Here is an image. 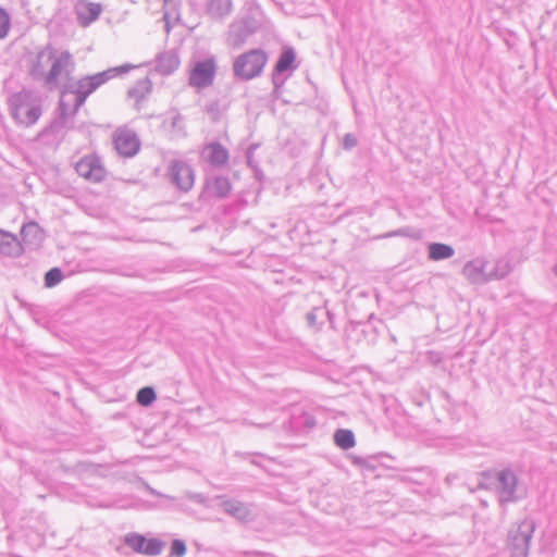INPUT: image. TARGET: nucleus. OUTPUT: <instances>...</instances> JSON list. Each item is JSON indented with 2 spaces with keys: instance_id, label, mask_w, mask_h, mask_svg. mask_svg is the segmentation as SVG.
Masks as SVG:
<instances>
[{
  "instance_id": "17",
  "label": "nucleus",
  "mask_w": 557,
  "mask_h": 557,
  "mask_svg": "<svg viewBox=\"0 0 557 557\" xmlns=\"http://www.w3.org/2000/svg\"><path fill=\"white\" fill-rule=\"evenodd\" d=\"M207 160L213 166H222L228 161V151L219 143L209 144L203 151Z\"/></svg>"
},
{
  "instance_id": "16",
  "label": "nucleus",
  "mask_w": 557,
  "mask_h": 557,
  "mask_svg": "<svg viewBox=\"0 0 557 557\" xmlns=\"http://www.w3.org/2000/svg\"><path fill=\"white\" fill-rule=\"evenodd\" d=\"M23 252V246L12 233L0 230V253L5 257H18Z\"/></svg>"
},
{
  "instance_id": "21",
  "label": "nucleus",
  "mask_w": 557,
  "mask_h": 557,
  "mask_svg": "<svg viewBox=\"0 0 557 557\" xmlns=\"http://www.w3.org/2000/svg\"><path fill=\"white\" fill-rule=\"evenodd\" d=\"M151 90V82L149 78L145 77L135 83V85L128 89V97L134 99L136 102L141 101L146 95H148Z\"/></svg>"
},
{
  "instance_id": "9",
  "label": "nucleus",
  "mask_w": 557,
  "mask_h": 557,
  "mask_svg": "<svg viewBox=\"0 0 557 557\" xmlns=\"http://www.w3.org/2000/svg\"><path fill=\"white\" fill-rule=\"evenodd\" d=\"M77 174L90 182H101L106 176V170L97 156H86L75 165Z\"/></svg>"
},
{
  "instance_id": "26",
  "label": "nucleus",
  "mask_w": 557,
  "mask_h": 557,
  "mask_svg": "<svg viewBox=\"0 0 557 557\" xmlns=\"http://www.w3.org/2000/svg\"><path fill=\"white\" fill-rule=\"evenodd\" d=\"M396 236L408 237V238L418 240L421 238L422 235H421V231L410 227V226H405V227H400L398 230L391 231V232L382 235V238H391V237H396Z\"/></svg>"
},
{
  "instance_id": "7",
  "label": "nucleus",
  "mask_w": 557,
  "mask_h": 557,
  "mask_svg": "<svg viewBox=\"0 0 557 557\" xmlns=\"http://www.w3.org/2000/svg\"><path fill=\"white\" fill-rule=\"evenodd\" d=\"M495 488L498 500L502 506L509 503H515L519 499L518 492V478L510 469H502L496 472Z\"/></svg>"
},
{
  "instance_id": "24",
  "label": "nucleus",
  "mask_w": 557,
  "mask_h": 557,
  "mask_svg": "<svg viewBox=\"0 0 557 557\" xmlns=\"http://www.w3.org/2000/svg\"><path fill=\"white\" fill-rule=\"evenodd\" d=\"M511 271L510 264L505 259H498L495 262H490L491 280H500L507 276Z\"/></svg>"
},
{
  "instance_id": "2",
  "label": "nucleus",
  "mask_w": 557,
  "mask_h": 557,
  "mask_svg": "<svg viewBox=\"0 0 557 557\" xmlns=\"http://www.w3.org/2000/svg\"><path fill=\"white\" fill-rule=\"evenodd\" d=\"M133 67L131 64H122L92 75L83 76L75 83L64 84L59 101L60 119L63 124L69 117L75 116L87 98L99 87L116 76L128 73Z\"/></svg>"
},
{
  "instance_id": "38",
  "label": "nucleus",
  "mask_w": 557,
  "mask_h": 557,
  "mask_svg": "<svg viewBox=\"0 0 557 557\" xmlns=\"http://www.w3.org/2000/svg\"><path fill=\"white\" fill-rule=\"evenodd\" d=\"M170 0H164V2H169Z\"/></svg>"
},
{
  "instance_id": "36",
  "label": "nucleus",
  "mask_w": 557,
  "mask_h": 557,
  "mask_svg": "<svg viewBox=\"0 0 557 557\" xmlns=\"http://www.w3.org/2000/svg\"><path fill=\"white\" fill-rule=\"evenodd\" d=\"M188 497L197 503L203 502V496L201 494H189Z\"/></svg>"
},
{
  "instance_id": "28",
  "label": "nucleus",
  "mask_w": 557,
  "mask_h": 557,
  "mask_svg": "<svg viewBox=\"0 0 557 557\" xmlns=\"http://www.w3.org/2000/svg\"><path fill=\"white\" fill-rule=\"evenodd\" d=\"M156 399V392L152 387L146 386L137 392L136 400L141 406H150Z\"/></svg>"
},
{
  "instance_id": "37",
  "label": "nucleus",
  "mask_w": 557,
  "mask_h": 557,
  "mask_svg": "<svg viewBox=\"0 0 557 557\" xmlns=\"http://www.w3.org/2000/svg\"><path fill=\"white\" fill-rule=\"evenodd\" d=\"M555 272H556V274H557V265H555Z\"/></svg>"
},
{
  "instance_id": "27",
  "label": "nucleus",
  "mask_w": 557,
  "mask_h": 557,
  "mask_svg": "<svg viewBox=\"0 0 557 557\" xmlns=\"http://www.w3.org/2000/svg\"><path fill=\"white\" fill-rule=\"evenodd\" d=\"M164 543L159 539H149L145 537L143 554L148 556H158L161 554Z\"/></svg>"
},
{
  "instance_id": "35",
  "label": "nucleus",
  "mask_w": 557,
  "mask_h": 557,
  "mask_svg": "<svg viewBox=\"0 0 557 557\" xmlns=\"http://www.w3.org/2000/svg\"><path fill=\"white\" fill-rule=\"evenodd\" d=\"M183 124V117L181 116V114H175L173 117H172V127L173 128H176V127H181V125Z\"/></svg>"
},
{
  "instance_id": "8",
  "label": "nucleus",
  "mask_w": 557,
  "mask_h": 557,
  "mask_svg": "<svg viewBox=\"0 0 557 557\" xmlns=\"http://www.w3.org/2000/svg\"><path fill=\"white\" fill-rule=\"evenodd\" d=\"M168 176L171 183L182 191H188L194 186V171L182 160L171 161L168 170Z\"/></svg>"
},
{
  "instance_id": "20",
  "label": "nucleus",
  "mask_w": 557,
  "mask_h": 557,
  "mask_svg": "<svg viewBox=\"0 0 557 557\" xmlns=\"http://www.w3.org/2000/svg\"><path fill=\"white\" fill-rule=\"evenodd\" d=\"M455 255V249L447 244L431 243L429 245V259L432 261H441L449 259Z\"/></svg>"
},
{
  "instance_id": "31",
  "label": "nucleus",
  "mask_w": 557,
  "mask_h": 557,
  "mask_svg": "<svg viewBox=\"0 0 557 557\" xmlns=\"http://www.w3.org/2000/svg\"><path fill=\"white\" fill-rule=\"evenodd\" d=\"M62 278V271L59 268H52L45 274V285L47 287H53L58 285Z\"/></svg>"
},
{
  "instance_id": "18",
  "label": "nucleus",
  "mask_w": 557,
  "mask_h": 557,
  "mask_svg": "<svg viewBox=\"0 0 557 557\" xmlns=\"http://www.w3.org/2000/svg\"><path fill=\"white\" fill-rule=\"evenodd\" d=\"M232 0H207L206 12L212 18H223L231 14Z\"/></svg>"
},
{
  "instance_id": "23",
  "label": "nucleus",
  "mask_w": 557,
  "mask_h": 557,
  "mask_svg": "<svg viewBox=\"0 0 557 557\" xmlns=\"http://www.w3.org/2000/svg\"><path fill=\"white\" fill-rule=\"evenodd\" d=\"M222 507L226 513L239 520H244L248 516L247 507L238 500H226L222 504Z\"/></svg>"
},
{
  "instance_id": "32",
  "label": "nucleus",
  "mask_w": 557,
  "mask_h": 557,
  "mask_svg": "<svg viewBox=\"0 0 557 557\" xmlns=\"http://www.w3.org/2000/svg\"><path fill=\"white\" fill-rule=\"evenodd\" d=\"M324 313L322 308H314L310 312L307 313V322L310 326L319 329L321 323L318 322V319ZM325 314L331 319V313L329 311Z\"/></svg>"
},
{
  "instance_id": "22",
  "label": "nucleus",
  "mask_w": 557,
  "mask_h": 557,
  "mask_svg": "<svg viewBox=\"0 0 557 557\" xmlns=\"http://www.w3.org/2000/svg\"><path fill=\"white\" fill-rule=\"evenodd\" d=\"M334 442L342 449H350L355 446V435L352 431L347 429H338L334 433Z\"/></svg>"
},
{
  "instance_id": "34",
  "label": "nucleus",
  "mask_w": 557,
  "mask_h": 557,
  "mask_svg": "<svg viewBox=\"0 0 557 557\" xmlns=\"http://www.w3.org/2000/svg\"><path fill=\"white\" fill-rule=\"evenodd\" d=\"M357 138L352 134H346L344 137L343 146L345 149H351L357 146Z\"/></svg>"
},
{
  "instance_id": "3",
  "label": "nucleus",
  "mask_w": 557,
  "mask_h": 557,
  "mask_svg": "<svg viewBox=\"0 0 557 557\" xmlns=\"http://www.w3.org/2000/svg\"><path fill=\"white\" fill-rule=\"evenodd\" d=\"M10 112L21 125H34L41 115V106L37 96L27 89L13 94L9 99Z\"/></svg>"
},
{
  "instance_id": "1",
  "label": "nucleus",
  "mask_w": 557,
  "mask_h": 557,
  "mask_svg": "<svg viewBox=\"0 0 557 557\" xmlns=\"http://www.w3.org/2000/svg\"><path fill=\"white\" fill-rule=\"evenodd\" d=\"M26 64L28 76L48 90H61L76 70L70 50L51 44L28 53Z\"/></svg>"
},
{
  "instance_id": "4",
  "label": "nucleus",
  "mask_w": 557,
  "mask_h": 557,
  "mask_svg": "<svg viewBox=\"0 0 557 557\" xmlns=\"http://www.w3.org/2000/svg\"><path fill=\"white\" fill-rule=\"evenodd\" d=\"M268 61V55L262 49H251L238 55L233 64L235 76L249 81L259 76Z\"/></svg>"
},
{
  "instance_id": "25",
  "label": "nucleus",
  "mask_w": 557,
  "mask_h": 557,
  "mask_svg": "<svg viewBox=\"0 0 557 557\" xmlns=\"http://www.w3.org/2000/svg\"><path fill=\"white\" fill-rule=\"evenodd\" d=\"M211 190L219 198L226 197L231 191V183L228 178L225 176L215 177L211 185Z\"/></svg>"
},
{
  "instance_id": "29",
  "label": "nucleus",
  "mask_w": 557,
  "mask_h": 557,
  "mask_svg": "<svg viewBox=\"0 0 557 557\" xmlns=\"http://www.w3.org/2000/svg\"><path fill=\"white\" fill-rule=\"evenodd\" d=\"M11 29V16L9 12L0 7V40L8 37Z\"/></svg>"
},
{
  "instance_id": "15",
  "label": "nucleus",
  "mask_w": 557,
  "mask_h": 557,
  "mask_svg": "<svg viewBox=\"0 0 557 557\" xmlns=\"http://www.w3.org/2000/svg\"><path fill=\"white\" fill-rule=\"evenodd\" d=\"M101 10V5L99 3L94 2L79 1L75 5L77 21L83 26H88L89 24L95 22L99 17Z\"/></svg>"
},
{
  "instance_id": "5",
  "label": "nucleus",
  "mask_w": 557,
  "mask_h": 557,
  "mask_svg": "<svg viewBox=\"0 0 557 557\" xmlns=\"http://www.w3.org/2000/svg\"><path fill=\"white\" fill-rule=\"evenodd\" d=\"M534 530L535 523L530 518L523 519L509 530L508 547L511 552V557H528Z\"/></svg>"
},
{
  "instance_id": "10",
  "label": "nucleus",
  "mask_w": 557,
  "mask_h": 557,
  "mask_svg": "<svg viewBox=\"0 0 557 557\" xmlns=\"http://www.w3.org/2000/svg\"><path fill=\"white\" fill-rule=\"evenodd\" d=\"M462 274L471 283H485L491 281L490 261L475 258L468 261L462 268Z\"/></svg>"
},
{
  "instance_id": "13",
  "label": "nucleus",
  "mask_w": 557,
  "mask_h": 557,
  "mask_svg": "<svg viewBox=\"0 0 557 557\" xmlns=\"http://www.w3.org/2000/svg\"><path fill=\"white\" fill-rule=\"evenodd\" d=\"M253 32L255 29L247 21L234 22L230 25L227 44L233 48H240Z\"/></svg>"
},
{
  "instance_id": "33",
  "label": "nucleus",
  "mask_w": 557,
  "mask_h": 557,
  "mask_svg": "<svg viewBox=\"0 0 557 557\" xmlns=\"http://www.w3.org/2000/svg\"><path fill=\"white\" fill-rule=\"evenodd\" d=\"M186 553V545L181 540H174L171 544V555L174 557H183Z\"/></svg>"
},
{
  "instance_id": "19",
  "label": "nucleus",
  "mask_w": 557,
  "mask_h": 557,
  "mask_svg": "<svg viewBox=\"0 0 557 557\" xmlns=\"http://www.w3.org/2000/svg\"><path fill=\"white\" fill-rule=\"evenodd\" d=\"M21 236L26 246H37L42 239V231L36 222H29L22 226Z\"/></svg>"
},
{
  "instance_id": "14",
  "label": "nucleus",
  "mask_w": 557,
  "mask_h": 557,
  "mask_svg": "<svg viewBox=\"0 0 557 557\" xmlns=\"http://www.w3.org/2000/svg\"><path fill=\"white\" fill-rule=\"evenodd\" d=\"M180 57L175 50H168L156 57L154 70L161 75H171L180 66Z\"/></svg>"
},
{
  "instance_id": "11",
  "label": "nucleus",
  "mask_w": 557,
  "mask_h": 557,
  "mask_svg": "<svg viewBox=\"0 0 557 557\" xmlns=\"http://www.w3.org/2000/svg\"><path fill=\"white\" fill-rule=\"evenodd\" d=\"M295 60L296 53L293 48H286L280 54L272 74V82L276 88L281 87L285 82L283 74L296 69V65H294Z\"/></svg>"
},
{
  "instance_id": "30",
  "label": "nucleus",
  "mask_w": 557,
  "mask_h": 557,
  "mask_svg": "<svg viewBox=\"0 0 557 557\" xmlns=\"http://www.w3.org/2000/svg\"><path fill=\"white\" fill-rule=\"evenodd\" d=\"M144 543L145 536L140 534L132 533L125 536V544L137 553L143 554Z\"/></svg>"
},
{
  "instance_id": "6",
  "label": "nucleus",
  "mask_w": 557,
  "mask_h": 557,
  "mask_svg": "<svg viewBox=\"0 0 557 557\" xmlns=\"http://www.w3.org/2000/svg\"><path fill=\"white\" fill-rule=\"evenodd\" d=\"M216 67L214 57L193 62L189 70L188 84L197 89L211 86L215 78Z\"/></svg>"
},
{
  "instance_id": "12",
  "label": "nucleus",
  "mask_w": 557,
  "mask_h": 557,
  "mask_svg": "<svg viewBox=\"0 0 557 557\" xmlns=\"http://www.w3.org/2000/svg\"><path fill=\"white\" fill-rule=\"evenodd\" d=\"M113 143L117 153L123 157H133L139 150V140L133 132L117 133Z\"/></svg>"
}]
</instances>
